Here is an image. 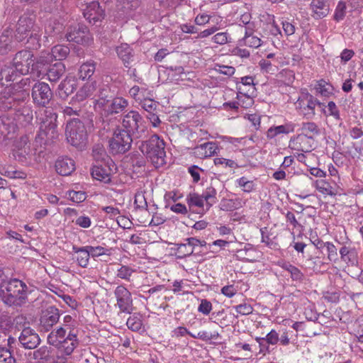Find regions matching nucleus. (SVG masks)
Returning a JSON list of instances; mask_svg holds the SVG:
<instances>
[{"label":"nucleus","mask_w":363,"mask_h":363,"mask_svg":"<svg viewBox=\"0 0 363 363\" xmlns=\"http://www.w3.org/2000/svg\"><path fill=\"white\" fill-rule=\"evenodd\" d=\"M57 113L51 108L45 107L38 111L36 119L39 130L35 138L36 145H48L57 139Z\"/></svg>","instance_id":"obj_1"},{"label":"nucleus","mask_w":363,"mask_h":363,"mask_svg":"<svg viewBox=\"0 0 363 363\" xmlns=\"http://www.w3.org/2000/svg\"><path fill=\"white\" fill-rule=\"evenodd\" d=\"M27 289L24 282L11 279L0 284V297L9 306H21L27 301Z\"/></svg>","instance_id":"obj_2"},{"label":"nucleus","mask_w":363,"mask_h":363,"mask_svg":"<svg viewBox=\"0 0 363 363\" xmlns=\"http://www.w3.org/2000/svg\"><path fill=\"white\" fill-rule=\"evenodd\" d=\"M164 146V140L154 134L149 140L143 141L139 149L155 167H159L165 164Z\"/></svg>","instance_id":"obj_3"},{"label":"nucleus","mask_w":363,"mask_h":363,"mask_svg":"<svg viewBox=\"0 0 363 363\" xmlns=\"http://www.w3.org/2000/svg\"><path fill=\"white\" fill-rule=\"evenodd\" d=\"M67 142L80 150L84 149L87 143L88 135L84 124L78 118H73L67 122L66 126Z\"/></svg>","instance_id":"obj_4"},{"label":"nucleus","mask_w":363,"mask_h":363,"mask_svg":"<svg viewBox=\"0 0 363 363\" xmlns=\"http://www.w3.org/2000/svg\"><path fill=\"white\" fill-rule=\"evenodd\" d=\"M123 130L136 138H141L147 133V125L143 117L136 111H130L123 116Z\"/></svg>","instance_id":"obj_5"},{"label":"nucleus","mask_w":363,"mask_h":363,"mask_svg":"<svg viewBox=\"0 0 363 363\" xmlns=\"http://www.w3.org/2000/svg\"><path fill=\"white\" fill-rule=\"evenodd\" d=\"M132 142L131 135L128 131L116 128L109 140L110 152L113 155L123 154L130 149Z\"/></svg>","instance_id":"obj_6"},{"label":"nucleus","mask_w":363,"mask_h":363,"mask_svg":"<svg viewBox=\"0 0 363 363\" xmlns=\"http://www.w3.org/2000/svg\"><path fill=\"white\" fill-rule=\"evenodd\" d=\"M31 96L36 106L45 108L52 98V91L47 83L38 82L32 87Z\"/></svg>","instance_id":"obj_7"},{"label":"nucleus","mask_w":363,"mask_h":363,"mask_svg":"<svg viewBox=\"0 0 363 363\" xmlns=\"http://www.w3.org/2000/svg\"><path fill=\"white\" fill-rule=\"evenodd\" d=\"M35 26V16L33 15H23L20 17L15 34V38L18 42H23L26 40L33 28H37Z\"/></svg>","instance_id":"obj_8"},{"label":"nucleus","mask_w":363,"mask_h":363,"mask_svg":"<svg viewBox=\"0 0 363 363\" xmlns=\"http://www.w3.org/2000/svg\"><path fill=\"white\" fill-rule=\"evenodd\" d=\"M114 295L120 311L130 314L133 310L131 293L124 286L120 285L116 288Z\"/></svg>","instance_id":"obj_9"},{"label":"nucleus","mask_w":363,"mask_h":363,"mask_svg":"<svg viewBox=\"0 0 363 363\" xmlns=\"http://www.w3.org/2000/svg\"><path fill=\"white\" fill-rule=\"evenodd\" d=\"M60 313L57 308L53 306H48L42 311L40 318V331L48 332L60 319Z\"/></svg>","instance_id":"obj_10"},{"label":"nucleus","mask_w":363,"mask_h":363,"mask_svg":"<svg viewBox=\"0 0 363 363\" xmlns=\"http://www.w3.org/2000/svg\"><path fill=\"white\" fill-rule=\"evenodd\" d=\"M33 54L30 50L18 52L13 59V65L21 74H26L31 70L33 64Z\"/></svg>","instance_id":"obj_11"},{"label":"nucleus","mask_w":363,"mask_h":363,"mask_svg":"<svg viewBox=\"0 0 363 363\" xmlns=\"http://www.w3.org/2000/svg\"><path fill=\"white\" fill-rule=\"evenodd\" d=\"M18 342L24 349L33 350L40 344L41 340L34 329L25 327L18 336Z\"/></svg>","instance_id":"obj_12"},{"label":"nucleus","mask_w":363,"mask_h":363,"mask_svg":"<svg viewBox=\"0 0 363 363\" xmlns=\"http://www.w3.org/2000/svg\"><path fill=\"white\" fill-rule=\"evenodd\" d=\"M66 38L69 42L81 45H89L92 41L89 30L84 26L70 28L66 34Z\"/></svg>","instance_id":"obj_13"},{"label":"nucleus","mask_w":363,"mask_h":363,"mask_svg":"<svg viewBox=\"0 0 363 363\" xmlns=\"http://www.w3.org/2000/svg\"><path fill=\"white\" fill-rule=\"evenodd\" d=\"M84 18L92 24H96L104 18V11L99 3L95 1L86 3V7L82 9Z\"/></svg>","instance_id":"obj_14"},{"label":"nucleus","mask_w":363,"mask_h":363,"mask_svg":"<svg viewBox=\"0 0 363 363\" xmlns=\"http://www.w3.org/2000/svg\"><path fill=\"white\" fill-rule=\"evenodd\" d=\"M314 142L311 136L298 134L290 140L289 147L296 151L308 152L313 149Z\"/></svg>","instance_id":"obj_15"},{"label":"nucleus","mask_w":363,"mask_h":363,"mask_svg":"<svg viewBox=\"0 0 363 363\" xmlns=\"http://www.w3.org/2000/svg\"><path fill=\"white\" fill-rule=\"evenodd\" d=\"M13 121H16L21 126H26L30 124L33 119V110L29 104H19L15 108Z\"/></svg>","instance_id":"obj_16"},{"label":"nucleus","mask_w":363,"mask_h":363,"mask_svg":"<svg viewBox=\"0 0 363 363\" xmlns=\"http://www.w3.org/2000/svg\"><path fill=\"white\" fill-rule=\"evenodd\" d=\"M17 124L11 118L0 116V143L13 138Z\"/></svg>","instance_id":"obj_17"},{"label":"nucleus","mask_w":363,"mask_h":363,"mask_svg":"<svg viewBox=\"0 0 363 363\" xmlns=\"http://www.w3.org/2000/svg\"><path fill=\"white\" fill-rule=\"evenodd\" d=\"M318 104L311 94H306L302 99H298L301 113L307 119H311L315 116V108Z\"/></svg>","instance_id":"obj_18"},{"label":"nucleus","mask_w":363,"mask_h":363,"mask_svg":"<svg viewBox=\"0 0 363 363\" xmlns=\"http://www.w3.org/2000/svg\"><path fill=\"white\" fill-rule=\"evenodd\" d=\"M21 100L18 94H11L10 89H6L0 94V108L4 111H7L18 106ZM21 102H23L22 100Z\"/></svg>","instance_id":"obj_19"},{"label":"nucleus","mask_w":363,"mask_h":363,"mask_svg":"<svg viewBox=\"0 0 363 363\" xmlns=\"http://www.w3.org/2000/svg\"><path fill=\"white\" fill-rule=\"evenodd\" d=\"M78 345L77 334L74 330H70L66 338L60 341V345L55 346V347L62 352L65 355L69 356L74 352Z\"/></svg>","instance_id":"obj_20"},{"label":"nucleus","mask_w":363,"mask_h":363,"mask_svg":"<svg viewBox=\"0 0 363 363\" xmlns=\"http://www.w3.org/2000/svg\"><path fill=\"white\" fill-rule=\"evenodd\" d=\"M52 61L48 52H43L38 57L35 62H33L31 67V73H33L37 77H43L45 76L47 69L45 66Z\"/></svg>","instance_id":"obj_21"},{"label":"nucleus","mask_w":363,"mask_h":363,"mask_svg":"<svg viewBox=\"0 0 363 363\" xmlns=\"http://www.w3.org/2000/svg\"><path fill=\"white\" fill-rule=\"evenodd\" d=\"M56 172L62 176H68L75 169V164L69 157H60L55 162Z\"/></svg>","instance_id":"obj_22"},{"label":"nucleus","mask_w":363,"mask_h":363,"mask_svg":"<svg viewBox=\"0 0 363 363\" xmlns=\"http://www.w3.org/2000/svg\"><path fill=\"white\" fill-rule=\"evenodd\" d=\"M218 146L216 143L207 142L195 147L194 155L199 158H206L216 153Z\"/></svg>","instance_id":"obj_23"},{"label":"nucleus","mask_w":363,"mask_h":363,"mask_svg":"<svg viewBox=\"0 0 363 363\" xmlns=\"http://www.w3.org/2000/svg\"><path fill=\"white\" fill-rule=\"evenodd\" d=\"M96 91V83L87 82L82 88L79 89L76 95L72 99V101H77L80 103L86 99L94 95Z\"/></svg>","instance_id":"obj_24"},{"label":"nucleus","mask_w":363,"mask_h":363,"mask_svg":"<svg viewBox=\"0 0 363 363\" xmlns=\"http://www.w3.org/2000/svg\"><path fill=\"white\" fill-rule=\"evenodd\" d=\"M311 9L313 16L316 18H323L329 13L330 6L328 0H312Z\"/></svg>","instance_id":"obj_25"},{"label":"nucleus","mask_w":363,"mask_h":363,"mask_svg":"<svg viewBox=\"0 0 363 363\" xmlns=\"http://www.w3.org/2000/svg\"><path fill=\"white\" fill-rule=\"evenodd\" d=\"M26 318L22 315H18L14 319L8 314H1L0 315V332L3 333H6L9 332L13 325L14 322L16 323L20 324L23 322H25Z\"/></svg>","instance_id":"obj_26"},{"label":"nucleus","mask_w":363,"mask_h":363,"mask_svg":"<svg viewBox=\"0 0 363 363\" xmlns=\"http://www.w3.org/2000/svg\"><path fill=\"white\" fill-rule=\"evenodd\" d=\"M33 359L37 363H58L51 355L50 349L42 346L33 352Z\"/></svg>","instance_id":"obj_27"},{"label":"nucleus","mask_w":363,"mask_h":363,"mask_svg":"<svg viewBox=\"0 0 363 363\" xmlns=\"http://www.w3.org/2000/svg\"><path fill=\"white\" fill-rule=\"evenodd\" d=\"M65 72V65L61 62H56L50 65L45 72V75L51 82H57Z\"/></svg>","instance_id":"obj_28"},{"label":"nucleus","mask_w":363,"mask_h":363,"mask_svg":"<svg viewBox=\"0 0 363 363\" xmlns=\"http://www.w3.org/2000/svg\"><path fill=\"white\" fill-rule=\"evenodd\" d=\"M76 88L77 85L75 82L70 79L66 78L59 84L57 88V95L60 99L65 100L74 92Z\"/></svg>","instance_id":"obj_29"},{"label":"nucleus","mask_w":363,"mask_h":363,"mask_svg":"<svg viewBox=\"0 0 363 363\" xmlns=\"http://www.w3.org/2000/svg\"><path fill=\"white\" fill-rule=\"evenodd\" d=\"M116 52L124 65L128 67L133 58V50L130 45L126 43L121 44L116 48Z\"/></svg>","instance_id":"obj_30"},{"label":"nucleus","mask_w":363,"mask_h":363,"mask_svg":"<svg viewBox=\"0 0 363 363\" xmlns=\"http://www.w3.org/2000/svg\"><path fill=\"white\" fill-rule=\"evenodd\" d=\"M67 330L64 327H59L52 330L48 335V343L53 347L60 345V341L66 338Z\"/></svg>","instance_id":"obj_31"},{"label":"nucleus","mask_w":363,"mask_h":363,"mask_svg":"<svg viewBox=\"0 0 363 363\" xmlns=\"http://www.w3.org/2000/svg\"><path fill=\"white\" fill-rule=\"evenodd\" d=\"M12 32L9 29L5 30L0 36V52L7 54L12 50Z\"/></svg>","instance_id":"obj_32"},{"label":"nucleus","mask_w":363,"mask_h":363,"mask_svg":"<svg viewBox=\"0 0 363 363\" xmlns=\"http://www.w3.org/2000/svg\"><path fill=\"white\" fill-rule=\"evenodd\" d=\"M1 81L4 79L6 82H14L16 81L21 75L18 71L15 69V66L12 64V65L5 66L1 69Z\"/></svg>","instance_id":"obj_33"},{"label":"nucleus","mask_w":363,"mask_h":363,"mask_svg":"<svg viewBox=\"0 0 363 363\" xmlns=\"http://www.w3.org/2000/svg\"><path fill=\"white\" fill-rule=\"evenodd\" d=\"M340 255L341 259L345 262H354L357 257V252L354 247L347 246L345 244L340 249Z\"/></svg>","instance_id":"obj_34"},{"label":"nucleus","mask_w":363,"mask_h":363,"mask_svg":"<svg viewBox=\"0 0 363 363\" xmlns=\"http://www.w3.org/2000/svg\"><path fill=\"white\" fill-rule=\"evenodd\" d=\"M96 63L94 61H89L82 64L78 71L79 78L85 80L89 79L94 73Z\"/></svg>","instance_id":"obj_35"},{"label":"nucleus","mask_w":363,"mask_h":363,"mask_svg":"<svg viewBox=\"0 0 363 363\" xmlns=\"http://www.w3.org/2000/svg\"><path fill=\"white\" fill-rule=\"evenodd\" d=\"M110 104L108 115L122 112L128 106V102L123 97H114Z\"/></svg>","instance_id":"obj_36"},{"label":"nucleus","mask_w":363,"mask_h":363,"mask_svg":"<svg viewBox=\"0 0 363 363\" xmlns=\"http://www.w3.org/2000/svg\"><path fill=\"white\" fill-rule=\"evenodd\" d=\"M291 132H294V127L291 124L273 126L268 129L267 137L273 138L279 134H288Z\"/></svg>","instance_id":"obj_37"},{"label":"nucleus","mask_w":363,"mask_h":363,"mask_svg":"<svg viewBox=\"0 0 363 363\" xmlns=\"http://www.w3.org/2000/svg\"><path fill=\"white\" fill-rule=\"evenodd\" d=\"M91 175L94 179L104 183H108L111 181L109 169H106L101 166H94Z\"/></svg>","instance_id":"obj_38"},{"label":"nucleus","mask_w":363,"mask_h":363,"mask_svg":"<svg viewBox=\"0 0 363 363\" xmlns=\"http://www.w3.org/2000/svg\"><path fill=\"white\" fill-rule=\"evenodd\" d=\"M69 48L67 46L57 45L54 46L50 52H48L50 55V58L56 60H62L65 59L69 53Z\"/></svg>","instance_id":"obj_39"},{"label":"nucleus","mask_w":363,"mask_h":363,"mask_svg":"<svg viewBox=\"0 0 363 363\" xmlns=\"http://www.w3.org/2000/svg\"><path fill=\"white\" fill-rule=\"evenodd\" d=\"M217 191L216 189L212 186H208L201 194L206 203V211L209 210L213 203L216 202Z\"/></svg>","instance_id":"obj_40"},{"label":"nucleus","mask_w":363,"mask_h":363,"mask_svg":"<svg viewBox=\"0 0 363 363\" xmlns=\"http://www.w3.org/2000/svg\"><path fill=\"white\" fill-rule=\"evenodd\" d=\"M281 267L290 274L291 278L294 281H301L303 279L304 276L301 270L291 264L289 262H284L281 264Z\"/></svg>","instance_id":"obj_41"},{"label":"nucleus","mask_w":363,"mask_h":363,"mask_svg":"<svg viewBox=\"0 0 363 363\" xmlns=\"http://www.w3.org/2000/svg\"><path fill=\"white\" fill-rule=\"evenodd\" d=\"M302 135H307V136H311L312 139H314L315 136L318 135L320 133V128L318 125L313 122H306L301 125Z\"/></svg>","instance_id":"obj_42"},{"label":"nucleus","mask_w":363,"mask_h":363,"mask_svg":"<svg viewBox=\"0 0 363 363\" xmlns=\"http://www.w3.org/2000/svg\"><path fill=\"white\" fill-rule=\"evenodd\" d=\"M186 201L190 208L196 206L200 208H203L204 206H206L205 201L201 194L195 192L190 193L187 196Z\"/></svg>","instance_id":"obj_43"},{"label":"nucleus","mask_w":363,"mask_h":363,"mask_svg":"<svg viewBox=\"0 0 363 363\" xmlns=\"http://www.w3.org/2000/svg\"><path fill=\"white\" fill-rule=\"evenodd\" d=\"M39 28H33V30L30 33L28 37L26 38V43L28 44V48L30 49H38L40 48V35L38 34Z\"/></svg>","instance_id":"obj_44"},{"label":"nucleus","mask_w":363,"mask_h":363,"mask_svg":"<svg viewBox=\"0 0 363 363\" xmlns=\"http://www.w3.org/2000/svg\"><path fill=\"white\" fill-rule=\"evenodd\" d=\"M135 272V269L127 265L119 264V268L117 269L116 277L129 281L133 273Z\"/></svg>","instance_id":"obj_45"},{"label":"nucleus","mask_w":363,"mask_h":363,"mask_svg":"<svg viewBox=\"0 0 363 363\" xmlns=\"http://www.w3.org/2000/svg\"><path fill=\"white\" fill-rule=\"evenodd\" d=\"M240 45H246L250 48H257L262 45V40L259 38L255 35L252 37L243 38L239 40Z\"/></svg>","instance_id":"obj_46"},{"label":"nucleus","mask_w":363,"mask_h":363,"mask_svg":"<svg viewBox=\"0 0 363 363\" xmlns=\"http://www.w3.org/2000/svg\"><path fill=\"white\" fill-rule=\"evenodd\" d=\"M111 99H98L95 100L94 108L101 111H104V114L108 116V111L110 108V104L111 102Z\"/></svg>","instance_id":"obj_47"},{"label":"nucleus","mask_w":363,"mask_h":363,"mask_svg":"<svg viewBox=\"0 0 363 363\" xmlns=\"http://www.w3.org/2000/svg\"><path fill=\"white\" fill-rule=\"evenodd\" d=\"M126 325L132 331H139L143 325L141 319L135 314L130 316L127 320Z\"/></svg>","instance_id":"obj_48"},{"label":"nucleus","mask_w":363,"mask_h":363,"mask_svg":"<svg viewBox=\"0 0 363 363\" xmlns=\"http://www.w3.org/2000/svg\"><path fill=\"white\" fill-rule=\"evenodd\" d=\"M353 333L359 342H363V316L358 318L354 322Z\"/></svg>","instance_id":"obj_49"},{"label":"nucleus","mask_w":363,"mask_h":363,"mask_svg":"<svg viewBox=\"0 0 363 363\" xmlns=\"http://www.w3.org/2000/svg\"><path fill=\"white\" fill-rule=\"evenodd\" d=\"M80 251L81 252L76 257V260L80 267L86 268L89 264L90 255L89 254V251H87L86 246L84 247V250Z\"/></svg>","instance_id":"obj_50"},{"label":"nucleus","mask_w":363,"mask_h":363,"mask_svg":"<svg viewBox=\"0 0 363 363\" xmlns=\"http://www.w3.org/2000/svg\"><path fill=\"white\" fill-rule=\"evenodd\" d=\"M328 252L327 258L329 261L336 262L338 261V254L337 247L330 242H326L325 247Z\"/></svg>","instance_id":"obj_51"},{"label":"nucleus","mask_w":363,"mask_h":363,"mask_svg":"<svg viewBox=\"0 0 363 363\" xmlns=\"http://www.w3.org/2000/svg\"><path fill=\"white\" fill-rule=\"evenodd\" d=\"M194 250L186 243L177 244V254L178 257L183 258L192 255Z\"/></svg>","instance_id":"obj_52"},{"label":"nucleus","mask_w":363,"mask_h":363,"mask_svg":"<svg viewBox=\"0 0 363 363\" xmlns=\"http://www.w3.org/2000/svg\"><path fill=\"white\" fill-rule=\"evenodd\" d=\"M0 363H16V360L9 350L0 347Z\"/></svg>","instance_id":"obj_53"},{"label":"nucleus","mask_w":363,"mask_h":363,"mask_svg":"<svg viewBox=\"0 0 363 363\" xmlns=\"http://www.w3.org/2000/svg\"><path fill=\"white\" fill-rule=\"evenodd\" d=\"M239 186L242 188L245 192L250 193L255 189V184L253 181L247 180L246 177H242L237 180Z\"/></svg>","instance_id":"obj_54"},{"label":"nucleus","mask_w":363,"mask_h":363,"mask_svg":"<svg viewBox=\"0 0 363 363\" xmlns=\"http://www.w3.org/2000/svg\"><path fill=\"white\" fill-rule=\"evenodd\" d=\"M77 101H70L69 104H72V106H65L63 109V113L65 116H79V113L81 112V108L79 106H76L75 103Z\"/></svg>","instance_id":"obj_55"},{"label":"nucleus","mask_w":363,"mask_h":363,"mask_svg":"<svg viewBox=\"0 0 363 363\" xmlns=\"http://www.w3.org/2000/svg\"><path fill=\"white\" fill-rule=\"evenodd\" d=\"M316 189L323 194L333 195L332 187L325 180H318L315 182Z\"/></svg>","instance_id":"obj_56"},{"label":"nucleus","mask_w":363,"mask_h":363,"mask_svg":"<svg viewBox=\"0 0 363 363\" xmlns=\"http://www.w3.org/2000/svg\"><path fill=\"white\" fill-rule=\"evenodd\" d=\"M134 203L136 208L147 209V203L143 192H138L135 194Z\"/></svg>","instance_id":"obj_57"},{"label":"nucleus","mask_w":363,"mask_h":363,"mask_svg":"<svg viewBox=\"0 0 363 363\" xmlns=\"http://www.w3.org/2000/svg\"><path fill=\"white\" fill-rule=\"evenodd\" d=\"M346 4L343 1H340L336 7L334 18L337 21H341L344 18L346 14Z\"/></svg>","instance_id":"obj_58"},{"label":"nucleus","mask_w":363,"mask_h":363,"mask_svg":"<svg viewBox=\"0 0 363 363\" xmlns=\"http://www.w3.org/2000/svg\"><path fill=\"white\" fill-rule=\"evenodd\" d=\"M140 105L142 108L148 113L154 112L157 106V103L150 99H145L144 100L141 101Z\"/></svg>","instance_id":"obj_59"},{"label":"nucleus","mask_w":363,"mask_h":363,"mask_svg":"<svg viewBox=\"0 0 363 363\" xmlns=\"http://www.w3.org/2000/svg\"><path fill=\"white\" fill-rule=\"evenodd\" d=\"M234 308L236 312L242 315H247L253 312L252 306L247 303L235 306Z\"/></svg>","instance_id":"obj_60"},{"label":"nucleus","mask_w":363,"mask_h":363,"mask_svg":"<svg viewBox=\"0 0 363 363\" xmlns=\"http://www.w3.org/2000/svg\"><path fill=\"white\" fill-rule=\"evenodd\" d=\"M68 196L70 200L76 203H81L84 201L86 198V193L81 191H70L68 193Z\"/></svg>","instance_id":"obj_61"},{"label":"nucleus","mask_w":363,"mask_h":363,"mask_svg":"<svg viewBox=\"0 0 363 363\" xmlns=\"http://www.w3.org/2000/svg\"><path fill=\"white\" fill-rule=\"evenodd\" d=\"M86 247L87 249V251H89V254L90 255V256H92L93 257L106 255L107 251L106 249L101 246L93 247L87 245L86 246Z\"/></svg>","instance_id":"obj_62"},{"label":"nucleus","mask_w":363,"mask_h":363,"mask_svg":"<svg viewBox=\"0 0 363 363\" xmlns=\"http://www.w3.org/2000/svg\"><path fill=\"white\" fill-rule=\"evenodd\" d=\"M265 342L269 345H277L279 341V333L275 330H272L264 337Z\"/></svg>","instance_id":"obj_63"},{"label":"nucleus","mask_w":363,"mask_h":363,"mask_svg":"<svg viewBox=\"0 0 363 363\" xmlns=\"http://www.w3.org/2000/svg\"><path fill=\"white\" fill-rule=\"evenodd\" d=\"M211 310L212 303L206 299H202L199 306L198 311L204 315H208Z\"/></svg>","instance_id":"obj_64"}]
</instances>
